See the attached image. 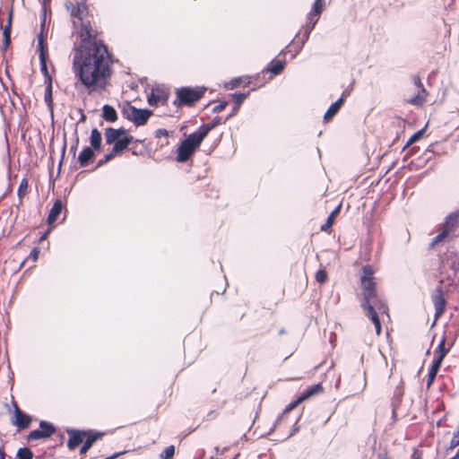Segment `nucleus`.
I'll return each instance as SVG.
<instances>
[{
  "label": "nucleus",
  "mask_w": 459,
  "mask_h": 459,
  "mask_svg": "<svg viewBox=\"0 0 459 459\" xmlns=\"http://www.w3.org/2000/svg\"><path fill=\"white\" fill-rule=\"evenodd\" d=\"M337 214L338 212L335 210H333L328 218H332V220L334 221V218L336 217Z\"/></svg>",
  "instance_id": "obj_43"
},
{
  "label": "nucleus",
  "mask_w": 459,
  "mask_h": 459,
  "mask_svg": "<svg viewBox=\"0 0 459 459\" xmlns=\"http://www.w3.org/2000/svg\"><path fill=\"white\" fill-rule=\"evenodd\" d=\"M45 100L48 103L52 102V85L51 82L46 88Z\"/></svg>",
  "instance_id": "obj_35"
},
{
  "label": "nucleus",
  "mask_w": 459,
  "mask_h": 459,
  "mask_svg": "<svg viewBox=\"0 0 459 459\" xmlns=\"http://www.w3.org/2000/svg\"><path fill=\"white\" fill-rule=\"evenodd\" d=\"M316 279L319 282H324L326 280V273L325 271H318L316 274Z\"/></svg>",
  "instance_id": "obj_36"
},
{
  "label": "nucleus",
  "mask_w": 459,
  "mask_h": 459,
  "mask_svg": "<svg viewBox=\"0 0 459 459\" xmlns=\"http://www.w3.org/2000/svg\"><path fill=\"white\" fill-rule=\"evenodd\" d=\"M102 136L97 128H93L91 132L90 143L94 150H100L101 147Z\"/></svg>",
  "instance_id": "obj_21"
},
{
  "label": "nucleus",
  "mask_w": 459,
  "mask_h": 459,
  "mask_svg": "<svg viewBox=\"0 0 459 459\" xmlns=\"http://www.w3.org/2000/svg\"><path fill=\"white\" fill-rule=\"evenodd\" d=\"M444 356H445V351H442L441 354L438 356V358L434 361L430 370H432L435 373H437Z\"/></svg>",
  "instance_id": "obj_31"
},
{
  "label": "nucleus",
  "mask_w": 459,
  "mask_h": 459,
  "mask_svg": "<svg viewBox=\"0 0 459 459\" xmlns=\"http://www.w3.org/2000/svg\"><path fill=\"white\" fill-rule=\"evenodd\" d=\"M169 97V91L164 87L152 88L150 94L148 95L147 101L150 106L159 107L160 105H166Z\"/></svg>",
  "instance_id": "obj_8"
},
{
  "label": "nucleus",
  "mask_w": 459,
  "mask_h": 459,
  "mask_svg": "<svg viewBox=\"0 0 459 459\" xmlns=\"http://www.w3.org/2000/svg\"><path fill=\"white\" fill-rule=\"evenodd\" d=\"M373 271L370 267H365L363 269V276L361 278V284L363 288V302L362 307L366 315L373 322L376 333L377 335L381 333V324L378 318L377 309L386 313V307L384 303L377 299L374 292V282L372 281Z\"/></svg>",
  "instance_id": "obj_3"
},
{
  "label": "nucleus",
  "mask_w": 459,
  "mask_h": 459,
  "mask_svg": "<svg viewBox=\"0 0 459 459\" xmlns=\"http://www.w3.org/2000/svg\"><path fill=\"white\" fill-rule=\"evenodd\" d=\"M238 111V110H236V107H235L234 109H233V112L230 115L234 116Z\"/></svg>",
  "instance_id": "obj_48"
},
{
  "label": "nucleus",
  "mask_w": 459,
  "mask_h": 459,
  "mask_svg": "<svg viewBox=\"0 0 459 459\" xmlns=\"http://www.w3.org/2000/svg\"><path fill=\"white\" fill-rule=\"evenodd\" d=\"M9 33H10V24L6 26L4 30V35L6 38V39H9Z\"/></svg>",
  "instance_id": "obj_42"
},
{
  "label": "nucleus",
  "mask_w": 459,
  "mask_h": 459,
  "mask_svg": "<svg viewBox=\"0 0 459 459\" xmlns=\"http://www.w3.org/2000/svg\"><path fill=\"white\" fill-rule=\"evenodd\" d=\"M0 459H5V453L2 448L0 449Z\"/></svg>",
  "instance_id": "obj_44"
},
{
  "label": "nucleus",
  "mask_w": 459,
  "mask_h": 459,
  "mask_svg": "<svg viewBox=\"0 0 459 459\" xmlns=\"http://www.w3.org/2000/svg\"><path fill=\"white\" fill-rule=\"evenodd\" d=\"M227 106H228V102L227 101H221L218 104H216L212 108V110L213 113H220L221 111L224 110Z\"/></svg>",
  "instance_id": "obj_33"
},
{
  "label": "nucleus",
  "mask_w": 459,
  "mask_h": 459,
  "mask_svg": "<svg viewBox=\"0 0 459 459\" xmlns=\"http://www.w3.org/2000/svg\"><path fill=\"white\" fill-rule=\"evenodd\" d=\"M65 8L68 11L74 33L79 42H84L100 38L101 31L96 26L93 13L90 11L87 0L66 2Z\"/></svg>",
  "instance_id": "obj_2"
},
{
  "label": "nucleus",
  "mask_w": 459,
  "mask_h": 459,
  "mask_svg": "<svg viewBox=\"0 0 459 459\" xmlns=\"http://www.w3.org/2000/svg\"><path fill=\"white\" fill-rule=\"evenodd\" d=\"M87 432L85 431H69L68 447L74 449L77 446L82 443L86 437Z\"/></svg>",
  "instance_id": "obj_15"
},
{
  "label": "nucleus",
  "mask_w": 459,
  "mask_h": 459,
  "mask_svg": "<svg viewBox=\"0 0 459 459\" xmlns=\"http://www.w3.org/2000/svg\"><path fill=\"white\" fill-rule=\"evenodd\" d=\"M29 184L27 178H23L18 188V196L19 198H23L27 193Z\"/></svg>",
  "instance_id": "obj_27"
},
{
  "label": "nucleus",
  "mask_w": 459,
  "mask_h": 459,
  "mask_svg": "<svg viewBox=\"0 0 459 459\" xmlns=\"http://www.w3.org/2000/svg\"><path fill=\"white\" fill-rule=\"evenodd\" d=\"M453 217L452 216H449L446 220V222L442 230V231L433 239V242H432V245H436L441 241H443L446 236L448 235V233L451 231L452 228H453V223H452V221H453Z\"/></svg>",
  "instance_id": "obj_18"
},
{
  "label": "nucleus",
  "mask_w": 459,
  "mask_h": 459,
  "mask_svg": "<svg viewBox=\"0 0 459 459\" xmlns=\"http://www.w3.org/2000/svg\"><path fill=\"white\" fill-rule=\"evenodd\" d=\"M207 88L204 86L180 87L176 89V99L173 104L178 108L194 107L204 98Z\"/></svg>",
  "instance_id": "obj_4"
},
{
  "label": "nucleus",
  "mask_w": 459,
  "mask_h": 459,
  "mask_svg": "<svg viewBox=\"0 0 459 459\" xmlns=\"http://www.w3.org/2000/svg\"><path fill=\"white\" fill-rule=\"evenodd\" d=\"M47 234H48V232H47V233H45V235H43V237H42L41 238H42V239H43V238H46V236H47Z\"/></svg>",
  "instance_id": "obj_52"
},
{
  "label": "nucleus",
  "mask_w": 459,
  "mask_h": 459,
  "mask_svg": "<svg viewBox=\"0 0 459 459\" xmlns=\"http://www.w3.org/2000/svg\"><path fill=\"white\" fill-rule=\"evenodd\" d=\"M322 389L323 388L321 385H315L310 386L299 397V402H304L305 400L310 398L311 396L322 392Z\"/></svg>",
  "instance_id": "obj_23"
},
{
  "label": "nucleus",
  "mask_w": 459,
  "mask_h": 459,
  "mask_svg": "<svg viewBox=\"0 0 459 459\" xmlns=\"http://www.w3.org/2000/svg\"><path fill=\"white\" fill-rule=\"evenodd\" d=\"M333 221L332 220V218H328L326 222L322 225L321 230H325V231L328 230L331 228V226L333 225Z\"/></svg>",
  "instance_id": "obj_37"
},
{
  "label": "nucleus",
  "mask_w": 459,
  "mask_h": 459,
  "mask_svg": "<svg viewBox=\"0 0 459 459\" xmlns=\"http://www.w3.org/2000/svg\"><path fill=\"white\" fill-rule=\"evenodd\" d=\"M412 81L418 89V92L415 96L407 99L406 102L413 106H422L426 102L428 91L424 88V85L421 82V80L419 75H414L412 77Z\"/></svg>",
  "instance_id": "obj_10"
},
{
  "label": "nucleus",
  "mask_w": 459,
  "mask_h": 459,
  "mask_svg": "<svg viewBox=\"0 0 459 459\" xmlns=\"http://www.w3.org/2000/svg\"><path fill=\"white\" fill-rule=\"evenodd\" d=\"M116 156H118V154H114V151L112 150L110 152L105 154L103 159L99 160L97 167H100V166L104 165L105 163L113 160Z\"/></svg>",
  "instance_id": "obj_29"
},
{
  "label": "nucleus",
  "mask_w": 459,
  "mask_h": 459,
  "mask_svg": "<svg viewBox=\"0 0 459 459\" xmlns=\"http://www.w3.org/2000/svg\"><path fill=\"white\" fill-rule=\"evenodd\" d=\"M121 113L126 119L133 122L137 126L145 125L152 116V110L137 108L128 102L124 104Z\"/></svg>",
  "instance_id": "obj_7"
},
{
  "label": "nucleus",
  "mask_w": 459,
  "mask_h": 459,
  "mask_svg": "<svg viewBox=\"0 0 459 459\" xmlns=\"http://www.w3.org/2000/svg\"><path fill=\"white\" fill-rule=\"evenodd\" d=\"M62 209H63V206H62L61 203H55L53 208L50 211L48 218V223L49 225H52L56 221V220L57 216L60 214Z\"/></svg>",
  "instance_id": "obj_24"
},
{
  "label": "nucleus",
  "mask_w": 459,
  "mask_h": 459,
  "mask_svg": "<svg viewBox=\"0 0 459 459\" xmlns=\"http://www.w3.org/2000/svg\"><path fill=\"white\" fill-rule=\"evenodd\" d=\"M113 55L100 39L79 42L74 48L73 69L89 92H101L110 85Z\"/></svg>",
  "instance_id": "obj_1"
},
{
  "label": "nucleus",
  "mask_w": 459,
  "mask_h": 459,
  "mask_svg": "<svg viewBox=\"0 0 459 459\" xmlns=\"http://www.w3.org/2000/svg\"><path fill=\"white\" fill-rule=\"evenodd\" d=\"M174 452L175 448L173 446H168L164 450V453L161 455V456L163 457V459H171L172 456L174 455Z\"/></svg>",
  "instance_id": "obj_32"
},
{
  "label": "nucleus",
  "mask_w": 459,
  "mask_h": 459,
  "mask_svg": "<svg viewBox=\"0 0 459 459\" xmlns=\"http://www.w3.org/2000/svg\"><path fill=\"white\" fill-rule=\"evenodd\" d=\"M324 10V0H315L312 7V11L307 14V19L311 25L306 29V39L308 38V34L313 30L315 24L318 21V16Z\"/></svg>",
  "instance_id": "obj_11"
},
{
  "label": "nucleus",
  "mask_w": 459,
  "mask_h": 459,
  "mask_svg": "<svg viewBox=\"0 0 459 459\" xmlns=\"http://www.w3.org/2000/svg\"><path fill=\"white\" fill-rule=\"evenodd\" d=\"M344 101L345 96L343 93L340 99H338L335 102L331 104V106L328 108L324 116L325 121H330L338 113L342 106L344 104Z\"/></svg>",
  "instance_id": "obj_16"
},
{
  "label": "nucleus",
  "mask_w": 459,
  "mask_h": 459,
  "mask_svg": "<svg viewBox=\"0 0 459 459\" xmlns=\"http://www.w3.org/2000/svg\"><path fill=\"white\" fill-rule=\"evenodd\" d=\"M54 432V428L49 423L42 421L40 423V429L34 430L30 432V439H39L46 438L50 437V435Z\"/></svg>",
  "instance_id": "obj_13"
},
{
  "label": "nucleus",
  "mask_w": 459,
  "mask_h": 459,
  "mask_svg": "<svg viewBox=\"0 0 459 459\" xmlns=\"http://www.w3.org/2000/svg\"><path fill=\"white\" fill-rule=\"evenodd\" d=\"M19 459H29V447L20 448L17 452Z\"/></svg>",
  "instance_id": "obj_34"
},
{
  "label": "nucleus",
  "mask_w": 459,
  "mask_h": 459,
  "mask_svg": "<svg viewBox=\"0 0 459 459\" xmlns=\"http://www.w3.org/2000/svg\"><path fill=\"white\" fill-rule=\"evenodd\" d=\"M12 423L20 429H25L29 426V416L22 413L21 410L15 406V410L12 417Z\"/></svg>",
  "instance_id": "obj_14"
},
{
  "label": "nucleus",
  "mask_w": 459,
  "mask_h": 459,
  "mask_svg": "<svg viewBox=\"0 0 459 459\" xmlns=\"http://www.w3.org/2000/svg\"><path fill=\"white\" fill-rule=\"evenodd\" d=\"M435 307L437 312V316H439L445 310V300L442 297H437L435 299Z\"/></svg>",
  "instance_id": "obj_26"
},
{
  "label": "nucleus",
  "mask_w": 459,
  "mask_h": 459,
  "mask_svg": "<svg viewBox=\"0 0 459 459\" xmlns=\"http://www.w3.org/2000/svg\"><path fill=\"white\" fill-rule=\"evenodd\" d=\"M425 129H420L414 133L408 140V142L405 144L404 148H407L413 144L414 143L418 142L424 134Z\"/></svg>",
  "instance_id": "obj_25"
},
{
  "label": "nucleus",
  "mask_w": 459,
  "mask_h": 459,
  "mask_svg": "<svg viewBox=\"0 0 459 459\" xmlns=\"http://www.w3.org/2000/svg\"><path fill=\"white\" fill-rule=\"evenodd\" d=\"M241 82H242V80L240 78H236V79L232 80L231 81L232 88L239 86L241 84Z\"/></svg>",
  "instance_id": "obj_41"
},
{
  "label": "nucleus",
  "mask_w": 459,
  "mask_h": 459,
  "mask_svg": "<svg viewBox=\"0 0 459 459\" xmlns=\"http://www.w3.org/2000/svg\"><path fill=\"white\" fill-rule=\"evenodd\" d=\"M33 253H34V254H33V259H34V260H36V259H37V257H38V253H39V251L35 249V250L33 251Z\"/></svg>",
  "instance_id": "obj_45"
},
{
  "label": "nucleus",
  "mask_w": 459,
  "mask_h": 459,
  "mask_svg": "<svg viewBox=\"0 0 459 459\" xmlns=\"http://www.w3.org/2000/svg\"><path fill=\"white\" fill-rule=\"evenodd\" d=\"M232 117V115H229L224 120L219 116L213 117V119L207 123L202 125L196 131L204 137L205 138L209 132L215 128L216 126L225 123L228 119H230Z\"/></svg>",
  "instance_id": "obj_12"
},
{
  "label": "nucleus",
  "mask_w": 459,
  "mask_h": 459,
  "mask_svg": "<svg viewBox=\"0 0 459 459\" xmlns=\"http://www.w3.org/2000/svg\"><path fill=\"white\" fill-rule=\"evenodd\" d=\"M247 96V93H238V94L235 93V94H233V97H234L235 101H236V110H238L240 105L245 100Z\"/></svg>",
  "instance_id": "obj_30"
},
{
  "label": "nucleus",
  "mask_w": 459,
  "mask_h": 459,
  "mask_svg": "<svg viewBox=\"0 0 459 459\" xmlns=\"http://www.w3.org/2000/svg\"><path fill=\"white\" fill-rule=\"evenodd\" d=\"M105 140L107 144H112L114 154H121L133 143L134 137L123 127H108L105 130Z\"/></svg>",
  "instance_id": "obj_5"
},
{
  "label": "nucleus",
  "mask_w": 459,
  "mask_h": 459,
  "mask_svg": "<svg viewBox=\"0 0 459 459\" xmlns=\"http://www.w3.org/2000/svg\"><path fill=\"white\" fill-rule=\"evenodd\" d=\"M439 348H440V349H443V348H444V342H442L439 344Z\"/></svg>",
  "instance_id": "obj_50"
},
{
  "label": "nucleus",
  "mask_w": 459,
  "mask_h": 459,
  "mask_svg": "<svg viewBox=\"0 0 459 459\" xmlns=\"http://www.w3.org/2000/svg\"><path fill=\"white\" fill-rule=\"evenodd\" d=\"M204 139L197 131L190 134L178 146L177 160L178 162L187 161L199 148Z\"/></svg>",
  "instance_id": "obj_6"
},
{
  "label": "nucleus",
  "mask_w": 459,
  "mask_h": 459,
  "mask_svg": "<svg viewBox=\"0 0 459 459\" xmlns=\"http://www.w3.org/2000/svg\"><path fill=\"white\" fill-rule=\"evenodd\" d=\"M102 117L108 122H115L117 119L116 109L110 105H105L102 108Z\"/></svg>",
  "instance_id": "obj_22"
},
{
  "label": "nucleus",
  "mask_w": 459,
  "mask_h": 459,
  "mask_svg": "<svg viewBox=\"0 0 459 459\" xmlns=\"http://www.w3.org/2000/svg\"><path fill=\"white\" fill-rule=\"evenodd\" d=\"M284 69V62L273 59L270 62L266 69L263 73H271L273 75L280 74Z\"/></svg>",
  "instance_id": "obj_19"
},
{
  "label": "nucleus",
  "mask_w": 459,
  "mask_h": 459,
  "mask_svg": "<svg viewBox=\"0 0 459 459\" xmlns=\"http://www.w3.org/2000/svg\"><path fill=\"white\" fill-rule=\"evenodd\" d=\"M47 32H45V20L41 23V31L38 35V49L39 52V59L41 70L48 74L47 58H48V47L46 43Z\"/></svg>",
  "instance_id": "obj_9"
},
{
  "label": "nucleus",
  "mask_w": 459,
  "mask_h": 459,
  "mask_svg": "<svg viewBox=\"0 0 459 459\" xmlns=\"http://www.w3.org/2000/svg\"><path fill=\"white\" fill-rule=\"evenodd\" d=\"M342 208V204H339L334 210L339 213Z\"/></svg>",
  "instance_id": "obj_46"
},
{
  "label": "nucleus",
  "mask_w": 459,
  "mask_h": 459,
  "mask_svg": "<svg viewBox=\"0 0 459 459\" xmlns=\"http://www.w3.org/2000/svg\"><path fill=\"white\" fill-rule=\"evenodd\" d=\"M102 437L101 433H93V432H87L86 437L84 439V444L81 449V454H85L89 448L92 446V444Z\"/></svg>",
  "instance_id": "obj_20"
},
{
  "label": "nucleus",
  "mask_w": 459,
  "mask_h": 459,
  "mask_svg": "<svg viewBox=\"0 0 459 459\" xmlns=\"http://www.w3.org/2000/svg\"><path fill=\"white\" fill-rule=\"evenodd\" d=\"M27 259H28L27 257H26V258H24V259H22V263H21V265H22V266L26 263Z\"/></svg>",
  "instance_id": "obj_47"
},
{
  "label": "nucleus",
  "mask_w": 459,
  "mask_h": 459,
  "mask_svg": "<svg viewBox=\"0 0 459 459\" xmlns=\"http://www.w3.org/2000/svg\"><path fill=\"white\" fill-rule=\"evenodd\" d=\"M155 134L156 137L168 136V131L166 129H158Z\"/></svg>",
  "instance_id": "obj_39"
},
{
  "label": "nucleus",
  "mask_w": 459,
  "mask_h": 459,
  "mask_svg": "<svg viewBox=\"0 0 459 459\" xmlns=\"http://www.w3.org/2000/svg\"><path fill=\"white\" fill-rule=\"evenodd\" d=\"M302 402H299V398L295 401V402H292L291 403H290L287 408H286V411H291L293 410L294 408H296L299 403H301Z\"/></svg>",
  "instance_id": "obj_38"
},
{
  "label": "nucleus",
  "mask_w": 459,
  "mask_h": 459,
  "mask_svg": "<svg viewBox=\"0 0 459 459\" xmlns=\"http://www.w3.org/2000/svg\"><path fill=\"white\" fill-rule=\"evenodd\" d=\"M21 246H22V242H19L17 247H16L17 250L21 247Z\"/></svg>",
  "instance_id": "obj_49"
},
{
  "label": "nucleus",
  "mask_w": 459,
  "mask_h": 459,
  "mask_svg": "<svg viewBox=\"0 0 459 459\" xmlns=\"http://www.w3.org/2000/svg\"><path fill=\"white\" fill-rule=\"evenodd\" d=\"M25 136H26L25 133H22V137L23 140L25 139Z\"/></svg>",
  "instance_id": "obj_51"
},
{
  "label": "nucleus",
  "mask_w": 459,
  "mask_h": 459,
  "mask_svg": "<svg viewBox=\"0 0 459 459\" xmlns=\"http://www.w3.org/2000/svg\"><path fill=\"white\" fill-rule=\"evenodd\" d=\"M301 47L295 46V44L292 42L290 45L287 46L285 49L282 51L283 54L286 53H291V57H295L296 55L299 52Z\"/></svg>",
  "instance_id": "obj_28"
},
{
  "label": "nucleus",
  "mask_w": 459,
  "mask_h": 459,
  "mask_svg": "<svg viewBox=\"0 0 459 459\" xmlns=\"http://www.w3.org/2000/svg\"><path fill=\"white\" fill-rule=\"evenodd\" d=\"M437 373L433 372L432 370H429V380H428V385H430L433 382Z\"/></svg>",
  "instance_id": "obj_40"
},
{
  "label": "nucleus",
  "mask_w": 459,
  "mask_h": 459,
  "mask_svg": "<svg viewBox=\"0 0 459 459\" xmlns=\"http://www.w3.org/2000/svg\"><path fill=\"white\" fill-rule=\"evenodd\" d=\"M94 157H95V154L91 148H90V147L83 148L78 156V161L80 163V166L81 167L88 166L93 160Z\"/></svg>",
  "instance_id": "obj_17"
}]
</instances>
